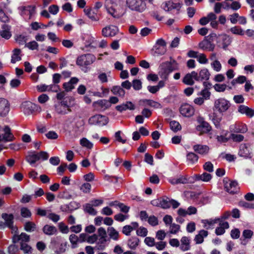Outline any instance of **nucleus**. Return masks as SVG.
Instances as JSON below:
<instances>
[{"instance_id": "1", "label": "nucleus", "mask_w": 254, "mask_h": 254, "mask_svg": "<svg viewBox=\"0 0 254 254\" xmlns=\"http://www.w3.org/2000/svg\"><path fill=\"white\" fill-rule=\"evenodd\" d=\"M105 7L107 13L116 19L121 18L126 13L123 2L120 0H108Z\"/></svg>"}, {"instance_id": "2", "label": "nucleus", "mask_w": 254, "mask_h": 254, "mask_svg": "<svg viewBox=\"0 0 254 254\" xmlns=\"http://www.w3.org/2000/svg\"><path fill=\"white\" fill-rule=\"evenodd\" d=\"M178 69V63L175 60L171 59L170 61H166L160 64L158 74L161 78L167 80L172 72Z\"/></svg>"}, {"instance_id": "3", "label": "nucleus", "mask_w": 254, "mask_h": 254, "mask_svg": "<svg viewBox=\"0 0 254 254\" xmlns=\"http://www.w3.org/2000/svg\"><path fill=\"white\" fill-rule=\"evenodd\" d=\"M231 106L230 101L224 97H220L214 102V111L223 115L227 112Z\"/></svg>"}, {"instance_id": "4", "label": "nucleus", "mask_w": 254, "mask_h": 254, "mask_svg": "<svg viewBox=\"0 0 254 254\" xmlns=\"http://www.w3.org/2000/svg\"><path fill=\"white\" fill-rule=\"evenodd\" d=\"M49 157V154L46 151H40L36 153L35 151H31L28 153L26 157V161L30 164L33 165L39 160H47Z\"/></svg>"}, {"instance_id": "5", "label": "nucleus", "mask_w": 254, "mask_h": 254, "mask_svg": "<svg viewBox=\"0 0 254 254\" xmlns=\"http://www.w3.org/2000/svg\"><path fill=\"white\" fill-rule=\"evenodd\" d=\"M126 6L131 11L142 12L146 9L143 0H126Z\"/></svg>"}, {"instance_id": "6", "label": "nucleus", "mask_w": 254, "mask_h": 254, "mask_svg": "<svg viewBox=\"0 0 254 254\" xmlns=\"http://www.w3.org/2000/svg\"><path fill=\"white\" fill-rule=\"evenodd\" d=\"M209 36L212 39L216 38L217 46L224 49H226L231 43L230 37L226 34L217 35L215 33H213L210 34Z\"/></svg>"}, {"instance_id": "7", "label": "nucleus", "mask_w": 254, "mask_h": 254, "mask_svg": "<svg viewBox=\"0 0 254 254\" xmlns=\"http://www.w3.org/2000/svg\"><path fill=\"white\" fill-rule=\"evenodd\" d=\"M108 123V118L103 115L96 114L90 117L88 123L91 126L102 127L106 125Z\"/></svg>"}, {"instance_id": "8", "label": "nucleus", "mask_w": 254, "mask_h": 254, "mask_svg": "<svg viewBox=\"0 0 254 254\" xmlns=\"http://www.w3.org/2000/svg\"><path fill=\"white\" fill-rule=\"evenodd\" d=\"M167 43L162 38L158 39L153 47V50L157 56L164 55L167 51Z\"/></svg>"}, {"instance_id": "9", "label": "nucleus", "mask_w": 254, "mask_h": 254, "mask_svg": "<svg viewBox=\"0 0 254 254\" xmlns=\"http://www.w3.org/2000/svg\"><path fill=\"white\" fill-rule=\"evenodd\" d=\"M20 108L23 113L27 116L32 114L40 107L30 101H24L20 105Z\"/></svg>"}, {"instance_id": "10", "label": "nucleus", "mask_w": 254, "mask_h": 254, "mask_svg": "<svg viewBox=\"0 0 254 254\" xmlns=\"http://www.w3.org/2000/svg\"><path fill=\"white\" fill-rule=\"evenodd\" d=\"M96 60L95 57L92 54H85L79 57L76 60V64L80 66L92 64Z\"/></svg>"}, {"instance_id": "11", "label": "nucleus", "mask_w": 254, "mask_h": 254, "mask_svg": "<svg viewBox=\"0 0 254 254\" xmlns=\"http://www.w3.org/2000/svg\"><path fill=\"white\" fill-rule=\"evenodd\" d=\"M181 4L177 2L175 3L172 0H168L163 2L161 4L162 8L165 11L169 12L172 10H176L179 11L181 8Z\"/></svg>"}, {"instance_id": "12", "label": "nucleus", "mask_w": 254, "mask_h": 254, "mask_svg": "<svg viewBox=\"0 0 254 254\" xmlns=\"http://www.w3.org/2000/svg\"><path fill=\"white\" fill-rule=\"evenodd\" d=\"M119 31V30L117 26L110 25L102 29V34L105 37H113L115 36Z\"/></svg>"}, {"instance_id": "13", "label": "nucleus", "mask_w": 254, "mask_h": 254, "mask_svg": "<svg viewBox=\"0 0 254 254\" xmlns=\"http://www.w3.org/2000/svg\"><path fill=\"white\" fill-rule=\"evenodd\" d=\"M194 111L193 107L188 103L183 104L180 108L181 115L187 118L193 116L194 114Z\"/></svg>"}, {"instance_id": "14", "label": "nucleus", "mask_w": 254, "mask_h": 254, "mask_svg": "<svg viewBox=\"0 0 254 254\" xmlns=\"http://www.w3.org/2000/svg\"><path fill=\"white\" fill-rule=\"evenodd\" d=\"M239 154L245 158H251L252 157V149L251 145L246 143L241 144Z\"/></svg>"}, {"instance_id": "15", "label": "nucleus", "mask_w": 254, "mask_h": 254, "mask_svg": "<svg viewBox=\"0 0 254 254\" xmlns=\"http://www.w3.org/2000/svg\"><path fill=\"white\" fill-rule=\"evenodd\" d=\"M10 103L4 98H0V117H5L10 111Z\"/></svg>"}, {"instance_id": "16", "label": "nucleus", "mask_w": 254, "mask_h": 254, "mask_svg": "<svg viewBox=\"0 0 254 254\" xmlns=\"http://www.w3.org/2000/svg\"><path fill=\"white\" fill-rule=\"evenodd\" d=\"M3 133L0 134V142H10L14 139V137L8 126H5L3 129Z\"/></svg>"}, {"instance_id": "17", "label": "nucleus", "mask_w": 254, "mask_h": 254, "mask_svg": "<svg viewBox=\"0 0 254 254\" xmlns=\"http://www.w3.org/2000/svg\"><path fill=\"white\" fill-rule=\"evenodd\" d=\"M18 9L20 15L23 16L29 15V18L31 17L35 11V6L30 5L19 6Z\"/></svg>"}, {"instance_id": "18", "label": "nucleus", "mask_w": 254, "mask_h": 254, "mask_svg": "<svg viewBox=\"0 0 254 254\" xmlns=\"http://www.w3.org/2000/svg\"><path fill=\"white\" fill-rule=\"evenodd\" d=\"M194 80L196 81V72L192 71L187 73L182 79V82L187 85L191 86L194 85Z\"/></svg>"}, {"instance_id": "19", "label": "nucleus", "mask_w": 254, "mask_h": 254, "mask_svg": "<svg viewBox=\"0 0 254 254\" xmlns=\"http://www.w3.org/2000/svg\"><path fill=\"white\" fill-rule=\"evenodd\" d=\"M199 125L196 127V129L201 133H207L210 131L211 127L209 124L205 122L203 118H199L197 119Z\"/></svg>"}, {"instance_id": "20", "label": "nucleus", "mask_w": 254, "mask_h": 254, "mask_svg": "<svg viewBox=\"0 0 254 254\" xmlns=\"http://www.w3.org/2000/svg\"><path fill=\"white\" fill-rule=\"evenodd\" d=\"M224 187L227 192L234 193L237 191L238 183L234 181H224Z\"/></svg>"}, {"instance_id": "21", "label": "nucleus", "mask_w": 254, "mask_h": 254, "mask_svg": "<svg viewBox=\"0 0 254 254\" xmlns=\"http://www.w3.org/2000/svg\"><path fill=\"white\" fill-rule=\"evenodd\" d=\"M210 76V73L209 70L206 68H202L199 72H196V81H202L208 80Z\"/></svg>"}, {"instance_id": "22", "label": "nucleus", "mask_w": 254, "mask_h": 254, "mask_svg": "<svg viewBox=\"0 0 254 254\" xmlns=\"http://www.w3.org/2000/svg\"><path fill=\"white\" fill-rule=\"evenodd\" d=\"M190 239L189 237L183 236L180 242V249L183 252L188 251L190 248Z\"/></svg>"}, {"instance_id": "23", "label": "nucleus", "mask_w": 254, "mask_h": 254, "mask_svg": "<svg viewBox=\"0 0 254 254\" xmlns=\"http://www.w3.org/2000/svg\"><path fill=\"white\" fill-rule=\"evenodd\" d=\"M193 150L201 155H206L209 151V147L206 145L196 144L193 146Z\"/></svg>"}, {"instance_id": "24", "label": "nucleus", "mask_w": 254, "mask_h": 254, "mask_svg": "<svg viewBox=\"0 0 254 254\" xmlns=\"http://www.w3.org/2000/svg\"><path fill=\"white\" fill-rule=\"evenodd\" d=\"M238 111L241 114L252 118L254 116V110L247 106L241 105L238 107Z\"/></svg>"}, {"instance_id": "25", "label": "nucleus", "mask_w": 254, "mask_h": 254, "mask_svg": "<svg viewBox=\"0 0 254 254\" xmlns=\"http://www.w3.org/2000/svg\"><path fill=\"white\" fill-rule=\"evenodd\" d=\"M0 36L6 40L10 39L12 36L10 27L6 24L2 25L0 29Z\"/></svg>"}, {"instance_id": "26", "label": "nucleus", "mask_w": 254, "mask_h": 254, "mask_svg": "<svg viewBox=\"0 0 254 254\" xmlns=\"http://www.w3.org/2000/svg\"><path fill=\"white\" fill-rule=\"evenodd\" d=\"M22 52L20 49L15 48L12 51L10 62L14 64L19 62L22 59Z\"/></svg>"}, {"instance_id": "27", "label": "nucleus", "mask_w": 254, "mask_h": 254, "mask_svg": "<svg viewBox=\"0 0 254 254\" xmlns=\"http://www.w3.org/2000/svg\"><path fill=\"white\" fill-rule=\"evenodd\" d=\"M198 46L199 49L203 51H213L215 49V45L214 44L205 40L199 42Z\"/></svg>"}, {"instance_id": "28", "label": "nucleus", "mask_w": 254, "mask_h": 254, "mask_svg": "<svg viewBox=\"0 0 254 254\" xmlns=\"http://www.w3.org/2000/svg\"><path fill=\"white\" fill-rule=\"evenodd\" d=\"M98 244H103L107 241V232L105 228L100 227L98 229Z\"/></svg>"}, {"instance_id": "29", "label": "nucleus", "mask_w": 254, "mask_h": 254, "mask_svg": "<svg viewBox=\"0 0 254 254\" xmlns=\"http://www.w3.org/2000/svg\"><path fill=\"white\" fill-rule=\"evenodd\" d=\"M92 106L95 109H106L110 107V104L108 100H99L94 102Z\"/></svg>"}, {"instance_id": "30", "label": "nucleus", "mask_w": 254, "mask_h": 254, "mask_svg": "<svg viewBox=\"0 0 254 254\" xmlns=\"http://www.w3.org/2000/svg\"><path fill=\"white\" fill-rule=\"evenodd\" d=\"M116 108L118 111L122 112L127 110H134L135 105L131 102L128 101L121 105L117 106Z\"/></svg>"}, {"instance_id": "31", "label": "nucleus", "mask_w": 254, "mask_h": 254, "mask_svg": "<svg viewBox=\"0 0 254 254\" xmlns=\"http://www.w3.org/2000/svg\"><path fill=\"white\" fill-rule=\"evenodd\" d=\"M229 227V223L227 222L221 221L219 223V226L215 229V234L217 235H222L225 232V229Z\"/></svg>"}, {"instance_id": "32", "label": "nucleus", "mask_w": 254, "mask_h": 254, "mask_svg": "<svg viewBox=\"0 0 254 254\" xmlns=\"http://www.w3.org/2000/svg\"><path fill=\"white\" fill-rule=\"evenodd\" d=\"M79 81V79L76 77H72L70 80L65 82L63 84L64 88L66 91H70L74 88V85L76 84Z\"/></svg>"}, {"instance_id": "33", "label": "nucleus", "mask_w": 254, "mask_h": 254, "mask_svg": "<svg viewBox=\"0 0 254 254\" xmlns=\"http://www.w3.org/2000/svg\"><path fill=\"white\" fill-rule=\"evenodd\" d=\"M139 239L136 237H132L127 240V245L131 250H135L139 246Z\"/></svg>"}, {"instance_id": "34", "label": "nucleus", "mask_w": 254, "mask_h": 254, "mask_svg": "<svg viewBox=\"0 0 254 254\" xmlns=\"http://www.w3.org/2000/svg\"><path fill=\"white\" fill-rule=\"evenodd\" d=\"M187 162L188 165H192L196 163L198 159V156L193 152H189L187 154Z\"/></svg>"}, {"instance_id": "35", "label": "nucleus", "mask_w": 254, "mask_h": 254, "mask_svg": "<svg viewBox=\"0 0 254 254\" xmlns=\"http://www.w3.org/2000/svg\"><path fill=\"white\" fill-rule=\"evenodd\" d=\"M208 235V232L204 230L199 231L198 234H197L194 238V241L196 244H199L203 242L204 238L206 237Z\"/></svg>"}, {"instance_id": "36", "label": "nucleus", "mask_w": 254, "mask_h": 254, "mask_svg": "<svg viewBox=\"0 0 254 254\" xmlns=\"http://www.w3.org/2000/svg\"><path fill=\"white\" fill-rule=\"evenodd\" d=\"M57 86L55 85H46L45 84H41L37 86V89L40 92H44L51 90L57 91Z\"/></svg>"}, {"instance_id": "37", "label": "nucleus", "mask_w": 254, "mask_h": 254, "mask_svg": "<svg viewBox=\"0 0 254 254\" xmlns=\"http://www.w3.org/2000/svg\"><path fill=\"white\" fill-rule=\"evenodd\" d=\"M108 235L111 239L117 241L119 238V233L113 227H109L107 229Z\"/></svg>"}, {"instance_id": "38", "label": "nucleus", "mask_w": 254, "mask_h": 254, "mask_svg": "<svg viewBox=\"0 0 254 254\" xmlns=\"http://www.w3.org/2000/svg\"><path fill=\"white\" fill-rule=\"evenodd\" d=\"M219 219H205L202 220L201 223L203 224V227L206 229H210L213 228V225L217 222Z\"/></svg>"}, {"instance_id": "39", "label": "nucleus", "mask_w": 254, "mask_h": 254, "mask_svg": "<svg viewBox=\"0 0 254 254\" xmlns=\"http://www.w3.org/2000/svg\"><path fill=\"white\" fill-rule=\"evenodd\" d=\"M1 217L5 221V223L7 227L12 228L13 224V216L12 214H8L6 213H3Z\"/></svg>"}, {"instance_id": "40", "label": "nucleus", "mask_w": 254, "mask_h": 254, "mask_svg": "<svg viewBox=\"0 0 254 254\" xmlns=\"http://www.w3.org/2000/svg\"><path fill=\"white\" fill-rule=\"evenodd\" d=\"M44 233L48 235H52L57 232V229L54 226L46 225L43 227Z\"/></svg>"}, {"instance_id": "41", "label": "nucleus", "mask_w": 254, "mask_h": 254, "mask_svg": "<svg viewBox=\"0 0 254 254\" xmlns=\"http://www.w3.org/2000/svg\"><path fill=\"white\" fill-rule=\"evenodd\" d=\"M235 130L236 132L244 133L248 131V127L246 124H238L236 125Z\"/></svg>"}, {"instance_id": "42", "label": "nucleus", "mask_w": 254, "mask_h": 254, "mask_svg": "<svg viewBox=\"0 0 254 254\" xmlns=\"http://www.w3.org/2000/svg\"><path fill=\"white\" fill-rule=\"evenodd\" d=\"M84 210L85 212L90 215H95L97 214V211L90 203L86 204L84 206Z\"/></svg>"}, {"instance_id": "43", "label": "nucleus", "mask_w": 254, "mask_h": 254, "mask_svg": "<svg viewBox=\"0 0 254 254\" xmlns=\"http://www.w3.org/2000/svg\"><path fill=\"white\" fill-rule=\"evenodd\" d=\"M80 145L88 149H91L93 147V144L85 137L82 138L80 139Z\"/></svg>"}, {"instance_id": "44", "label": "nucleus", "mask_w": 254, "mask_h": 254, "mask_svg": "<svg viewBox=\"0 0 254 254\" xmlns=\"http://www.w3.org/2000/svg\"><path fill=\"white\" fill-rule=\"evenodd\" d=\"M16 42L20 45H26L28 40L27 37L24 35H18L15 37Z\"/></svg>"}, {"instance_id": "45", "label": "nucleus", "mask_w": 254, "mask_h": 254, "mask_svg": "<svg viewBox=\"0 0 254 254\" xmlns=\"http://www.w3.org/2000/svg\"><path fill=\"white\" fill-rule=\"evenodd\" d=\"M69 240L72 248H75L77 247V245L79 243L78 237L75 234H71L69 236Z\"/></svg>"}, {"instance_id": "46", "label": "nucleus", "mask_w": 254, "mask_h": 254, "mask_svg": "<svg viewBox=\"0 0 254 254\" xmlns=\"http://www.w3.org/2000/svg\"><path fill=\"white\" fill-rule=\"evenodd\" d=\"M112 92L115 95L124 96L125 94V90L120 86H114L111 89Z\"/></svg>"}, {"instance_id": "47", "label": "nucleus", "mask_w": 254, "mask_h": 254, "mask_svg": "<svg viewBox=\"0 0 254 254\" xmlns=\"http://www.w3.org/2000/svg\"><path fill=\"white\" fill-rule=\"evenodd\" d=\"M196 60L200 64H206L208 63V60L206 55L203 53H199Z\"/></svg>"}, {"instance_id": "48", "label": "nucleus", "mask_w": 254, "mask_h": 254, "mask_svg": "<svg viewBox=\"0 0 254 254\" xmlns=\"http://www.w3.org/2000/svg\"><path fill=\"white\" fill-rule=\"evenodd\" d=\"M56 111L57 113L62 115H65L71 111L70 109H67L64 106H62L60 105L56 106Z\"/></svg>"}, {"instance_id": "49", "label": "nucleus", "mask_w": 254, "mask_h": 254, "mask_svg": "<svg viewBox=\"0 0 254 254\" xmlns=\"http://www.w3.org/2000/svg\"><path fill=\"white\" fill-rule=\"evenodd\" d=\"M170 126L171 129L174 132H177L179 130H180L182 128L180 123L175 121H171L170 123Z\"/></svg>"}, {"instance_id": "50", "label": "nucleus", "mask_w": 254, "mask_h": 254, "mask_svg": "<svg viewBox=\"0 0 254 254\" xmlns=\"http://www.w3.org/2000/svg\"><path fill=\"white\" fill-rule=\"evenodd\" d=\"M211 68L216 72H220L222 68V64L219 61L210 63Z\"/></svg>"}, {"instance_id": "51", "label": "nucleus", "mask_w": 254, "mask_h": 254, "mask_svg": "<svg viewBox=\"0 0 254 254\" xmlns=\"http://www.w3.org/2000/svg\"><path fill=\"white\" fill-rule=\"evenodd\" d=\"M180 230V226L178 224L173 223L170 225L169 233L171 234H176Z\"/></svg>"}, {"instance_id": "52", "label": "nucleus", "mask_w": 254, "mask_h": 254, "mask_svg": "<svg viewBox=\"0 0 254 254\" xmlns=\"http://www.w3.org/2000/svg\"><path fill=\"white\" fill-rule=\"evenodd\" d=\"M84 12L85 14L92 21H98L99 19L96 18L95 14L92 11L91 9H84Z\"/></svg>"}, {"instance_id": "53", "label": "nucleus", "mask_w": 254, "mask_h": 254, "mask_svg": "<svg viewBox=\"0 0 254 254\" xmlns=\"http://www.w3.org/2000/svg\"><path fill=\"white\" fill-rule=\"evenodd\" d=\"M246 79L247 78H246V76H243V75H241V76H239L237 78L233 79L231 81V84L233 85H235L237 84H242V83H244L245 82H246V81H247Z\"/></svg>"}, {"instance_id": "54", "label": "nucleus", "mask_w": 254, "mask_h": 254, "mask_svg": "<svg viewBox=\"0 0 254 254\" xmlns=\"http://www.w3.org/2000/svg\"><path fill=\"white\" fill-rule=\"evenodd\" d=\"M91 186L88 183L83 184L80 187V190L85 193H89L91 191Z\"/></svg>"}, {"instance_id": "55", "label": "nucleus", "mask_w": 254, "mask_h": 254, "mask_svg": "<svg viewBox=\"0 0 254 254\" xmlns=\"http://www.w3.org/2000/svg\"><path fill=\"white\" fill-rule=\"evenodd\" d=\"M211 175L207 173H204L197 177L198 180H201L203 182H208L211 179Z\"/></svg>"}, {"instance_id": "56", "label": "nucleus", "mask_w": 254, "mask_h": 254, "mask_svg": "<svg viewBox=\"0 0 254 254\" xmlns=\"http://www.w3.org/2000/svg\"><path fill=\"white\" fill-rule=\"evenodd\" d=\"M210 95V92L207 89L202 90L198 94V96H201L205 100L209 99Z\"/></svg>"}, {"instance_id": "57", "label": "nucleus", "mask_w": 254, "mask_h": 254, "mask_svg": "<svg viewBox=\"0 0 254 254\" xmlns=\"http://www.w3.org/2000/svg\"><path fill=\"white\" fill-rule=\"evenodd\" d=\"M155 205L159 206L163 208L166 209L170 207V201L162 199L159 200V203H157Z\"/></svg>"}, {"instance_id": "58", "label": "nucleus", "mask_w": 254, "mask_h": 254, "mask_svg": "<svg viewBox=\"0 0 254 254\" xmlns=\"http://www.w3.org/2000/svg\"><path fill=\"white\" fill-rule=\"evenodd\" d=\"M25 47L31 50H38L39 44L36 41H32L26 44Z\"/></svg>"}, {"instance_id": "59", "label": "nucleus", "mask_w": 254, "mask_h": 254, "mask_svg": "<svg viewBox=\"0 0 254 254\" xmlns=\"http://www.w3.org/2000/svg\"><path fill=\"white\" fill-rule=\"evenodd\" d=\"M16 238L20 241L21 245L22 243H25V242H27L29 240V236L25 233H21Z\"/></svg>"}, {"instance_id": "60", "label": "nucleus", "mask_w": 254, "mask_h": 254, "mask_svg": "<svg viewBox=\"0 0 254 254\" xmlns=\"http://www.w3.org/2000/svg\"><path fill=\"white\" fill-rule=\"evenodd\" d=\"M214 88L216 91L221 92H224L227 88V85L225 84H215L214 85Z\"/></svg>"}, {"instance_id": "61", "label": "nucleus", "mask_w": 254, "mask_h": 254, "mask_svg": "<svg viewBox=\"0 0 254 254\" xmlns=\"http://www.w3.org/2000/svg\"><path fill=\"white\" fill-rule=\"evenodd\" d=\"M230 31L234 34L239 35H244L245 34V31L242 29L237 26L232 27L230 29Z\"/></svg>"}, {"instance_id": "62", "label": "nucleus", "mask_w": 254, "mask_h": 254, "mask_svg": "<svg viewBox=\"0 0 254 254\" xmlns=\"http://www.w3.org/2000/svg\"><path fill=\"white\" fill-rule=\"evenodd\" d=\"M166 237V233L163 230H160L156 233V238L159 241H163Z\"/></svg>"}, {"instance_id": "63", "label": "nucleus", "mask_w": 254, "mask_h": 254, "mask_svg": "<svg viewBox=\"0 0 254 254\" xmlns=\"http://www.w3.org/2000/svg\"><path fill=\"white\" fill-rule=\"evenodd\" d=\"M144 243L148 247H152L155 245V239L151 237H147L144 240Z\"/></svg>"}, {"instance_id": "64", "label": "nucleus", "mask_w": 254, "mask_h": 254, "mask_svg": "<svg viewBox=\"0 0 254 254\" xmlns=\"http://www.w3.org/2000/svg\"><path fill=\"white\" fill-rule=\"evenodd\" d=\"M147 221L148 223L152 226H155L158 224V220L157 218L154 215L149 216Z\"/></svg>"}]
</instances>
